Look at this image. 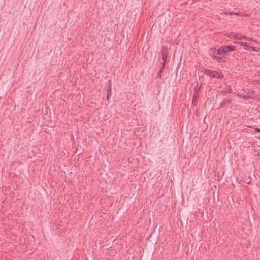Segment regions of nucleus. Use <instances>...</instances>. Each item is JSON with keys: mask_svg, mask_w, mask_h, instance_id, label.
I'll list each match as a JSON object with an SVG mask.
<instances>
[{"mask_svg": "<svg viewBox=\"0 0 260 260\" xmlns=\"http://www.w3.org/2000/svg\"><path fill=\"white\" fill-rule=\"evenodd\" d=\"M232 92V89L229 88V89L228 90V93H231Z\"/></svg>", "mask_w": 260, "mask_h": 260, "instance_id": "2eb2a0df", "label": "nucleus"}, {"mask_svg": "<svg viewBox=\"0 0 260 260\" xmlns=\"http://www.w3.org/2000/svg\"><path fill=\"white\" fill-rule=\"evenodd\" d=\"M243 39H245L246 40H248L251 41L256 42L255 40H254L251 37H248L246 36H245L244 37H243Z\"/></svg>", "mask_w": 260, "mask_h": 260, "instance_id": "9d476101", "label": "nucleus"}, {"mask_svg": "<svg viewBox=\"0 0 260 260\" xmlns=\"http://www.w3.org/2000/svg\"><path fill=\"white\" fill-rule=\"evenodd\" d=\"M217 50H216V48L215 47L209 49V53L210 56L214 60L217 62L220 63L225 62L226 60L223 59V57H221L220 55L217 54Z\"/></svg>", "mask_w": 260, "mask_h": 260, "instance_id": "f03ea898", "label": "nucleus"}, {"mask_svg": "<svg viewBox=\"0 0 260 260\" xmlns=\"http://www.w3.org/2000/svg\"><path fill=\"white\" fill-rule=\"evenodd\" d=\"M109 85L108 87V90H107V99L108 100L109 96L111 95V81L110 80H109Z\"/></svg>", "mask_w": 260, "mask_h": 260, "instance_id": "39448f33", "label": "nucleus"}, {"mask_svg": "<svg viewBox=\"0 0 260 260\" xmlns=\"http://www.w3.org/2000/svg\"><path fill=\"white\" fill-rule=\"evenodd\" d=\"M256 131L257 132H260V129H259V128H256Z\"/></svg>", "mask_w": 260, "mask_h": 260, "instance_id": "dca6fc26", "label": "nucleus"}, {"mask_svg": "<svg viewBox=\"0 0 260 260\" xmlns=\"http://www.w3.org/2000/svg\"><path fill=\"white\" fill-rule=\"evenodd\" d=\"M245 36H242V35L241 34H237L236 35H235L234 36V37L235 38H236V39H242L243 38V37H244Z\"/></svg>", "mask_w": 260, "mask_h": 260, "instance_id": "0eeeda50", "label": "nucleus"}, {"mask_svg": "<svg viewBox=\"0 0 260 260\" xmlns=\"http://www.w3.org/2000/svg\"><path fill=\"white\" fill-rule=\"evenodd\" d=\"M221 92H222L223 94H225L226 93V91H221Z\"/></svg>", "mask_w": 260, "mask_h": 260, "instance_id": "f3484780", "label": "nucleus"}, {"mask_svg": "<svg viewBox=\"0 0 260 260\" xmlns=\"http://www.w3.org/2000/svg\"><path fill=\"white\" fill-rule=\"evenodd\" d=\"M231 103V100L230 99H224L220 104V107H224L225 105H229Z\"/></svg>", "mask_w": 260, "mask_h": 260, "instance_id": "20e7f679", "label": "nucleus"}, {"mask_svg": "<svg viewBox=\"0 0 260 260\" xmlns=\"http://www.w3.org/2000/svg\"><path fill=\"white\" fill-rule=\"evenodd\" d=\"M224 14H226V15H232L234 14V13H233V12H226V13H224Z\"/></svg>", "mask_w": 260, "mask_h": 260, "instance_id": "4468645a", "label": "nucleus"}, {"mask_svg": "<svg viewBox=\"0 0 260 260\" xmlns=\"http://www.w3.org/2000/svg\"><path fill=\"white\" fill-rule=\"evenodd\" d=\"M205 73L207 75H209V76L213 78H215L217 79H220L223 77V75L219 73L218 72H217L216 71H212L209 69H205Z\"/></svg>", "mask_w": 260, "mask_h": 260, "instance_id": "7ed1b4c3", "label": "nucleus"}, {"mask_svg": "<svg viewBox=\"0 0 260 260\" xmlns=\"http://www.w3.org/2000/svg\"><path fill=\"white\" fill-rule=\"evenodd\" d=\"M167 58H168V56H164V57H162V60L164 61V63H163V65H162L163 66H165V63L167 61Z\"/></svg>", "mask_w": 260, "mask_h": 260, "instance_id": "f8f14e48", "label": "nucleus"}, {"mask_svg": "<svg viewBox=\"0 0 260 260\" xmlns=\"http://www.w3.org/2000/svg\"><path fill=\"white\" fill-rule=\"evenodd\" d=\"M163 69H164V66H162V67H161V68L160 69L159 71V73H158V75L159 76V77H161V73L163 71Z\"/></svg>", "mask_w": 260, "mask_h": 260, "instance_id": "ddd939ff", "label": "nucleus"}, {"mask_svg": "<svg viewBox=\"0 0 260 260\" xmlns=\"http://www.w3.org/2000/svg\"><path fill=\"white\" fill-rule=\"evenodd\" d=\"M236 49V46L233 45H224L219 47L217 50V54L220 55L221 57H223V59L225 60L226 55L230 52L234 51Z\"/></svg>", "mask_w": 260, "mask_h": 260, "instance_id": "f257e3e1", "label": "nucleus"}, {"mask_svg": "<svg viewBox=\"0 0 260 260\" xmlns=\"http://www.w3.org/2000/svg\"><path fill=\"white\" fill-rule=\"evenodd\" d=\"M234 14L236 15H237V16H243V15H245V16L247 15L246 14H244L243 13H240V12L234 13Z\"/></svg>", "mask_w": 260, "mask_h": 260, "instance_id": "9b49d317", "label": "nucleus"}, {"mask_svg": "<svg viewBox=\"0 0 260 260\" xmlns=\"http://www.w3.org/2000/svg\"><path fill=\"white\" fill-rule=\"evenodd\" d=\"M161 54L162 57L168 56V52L167 47L162 46Z\"/></svg>", "mask_w": 260, "mask_h": 260, "instance_id": "423d86ee", "label": "nucleus"}, {"mask_svg": "<svg viewBox=\"0 0 260 260\" xmlns=\"http://www.w3.org/2000/svg\"><path fill=\"white\" fill-rule=\"evenodd\" d=\"M249 49H247V51H249V52H250V50L251 49L252 51H257V52H259L260 51V48H258V49H256V48L255 47H251L250 46L249 47Z\"/></svg>", "mask_w": 260, "mask_h": 260, "instance_id": "6e6552de", "label": "nucleus"}, {"mask_svg": "<svg viewBox=\"0 0 260 260\" xmlns=\"http://www.w3.org/2000/svg\"><path fill=\"white\" fill-rule=\"evenodd\" d=\"M239 44L241 45V46H245V47H249L250 46H249V44H248L246 42H239Z\"/></svg>", "mask_w": 260, "mask_h": 260, "instance_id": "1a4fd4ad", "label": "nucleus"}]
</instances>
